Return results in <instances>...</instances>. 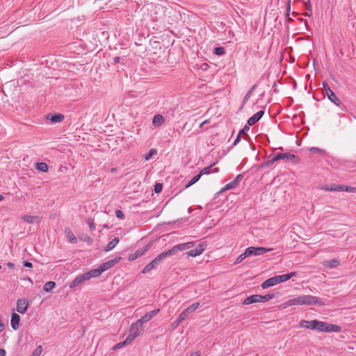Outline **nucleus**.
<instances>
[{"instance_id": "nucleus-1", "label": "nucleus", "mask_w": 356, "mask_h": 356, "mask_svg": "<svg viewBox=\"0 0 356 356\" xmlns=\"http://www.w3.org/2000/svg\"><path fill=\"white\" fill-rule=\"evenodd\" d=\"M296 275V272H292L289 274H285L282 275H278L275 277H270L266 281H264L261 286L262 289H267L270 286H275L279 283L286 282L289 280L290 278L294 277Z\"/></svg>"}, {"instance_id": "nucleus-2", "label": "nucleus", "mask_w": 356, "mask_h": 356, "mask_svg": "<svg viewBox=\"0 0 356 356\" xmlns=\"http://www.w3.org/2000/svg\"><path fill=\"white\" fill-rule=\"evenodd\" d=\"M341 330V327L337 325L315 320L313 330H316L321 332H339Z\"/></svg>"}, {"instance_id": "nucleus-3", "label": "nucleus", "mask_w": 356, "mask_h": 356, "mask_svg": "<svg viewBox=\"0 0 356 356\" xmlns=\"http://www.w3.org/2000/svg\"><path fill=\"white\" fill-rule=\"evenodd\" d=\"M170 254L168 251L160 253L156 258H154L150 263H149L142 270V273L146 274L153 269H155L160 263L164 260Z\"/></svg>"}, {"instance_id": "nucleus-4", "label": "nucleus", "mask_w": 356, "mask_h": 356, "mask_svg": "<svg viewBox=\"0 0 356 356\" xmlns=\"http://www.w3.org/2000/svg\"><path fill=\"white\" fill-rule=\"evenodd\" d=\"M128 332L129 334L127 337V339L131 343L136 338L143 334V326L136 321L130 325Z\"/></svg>"}, {"instance_id": "nucleus-5", "label": "nucleus", "mask_w": 356, "mask_h": 356, "mask_svg": "<svg viewBox=\"0 0 356 356\" xmlns=\"http://www.w3.org/2000/svg\"><path fill=\"white\" fill-rule=\"evenodd\" d=\"M300 305H323V302L322 301V300L316 296L310 295H301L300 296Z\"/></svg>"}, {"instance_id": "nucleus-6", "label": "nucleus", "mask_w": 356, "mask_h": 356, "mask_svg": "<svg viewBox=\"0 0 356 356\" xmlns=\"http://www.w3.org/2000/svg\"><path fill=\"white\" fill-rule=\"evenodd\" d=\"M296 158L295 155L291 154L290 153H279L275 157H273L271 160L267 161L264 165L266 166H270L275 161L282 159L286 161H292Z\"/></svg>"}, {"instance_id": "nucleus-7", "label": "nucleus", "mask_w": 356, "mask_h": 356, "mask_svg": "<svg viewBox=\"0 0 356 356\" xmlns=\"http://www.w3.org/2000/svg\"><path fill=\"white\" fill-rule=\"evenodd\" d=\"M195 245V242H188L184 243H180L177 245H175L171 249L168 250V252L170 254V256H172L175 254L178 251H182L188 250L191 248H193Z\"/></svg>"}, {"instance_id": "nucleus-8", "label": "nucleus", "mask_w": 356, "mask_h": 356, "mask_svg": "<svg viewBox=\"0 0 356 356\" xmlns=\"http://www.w3.org/2000/svg\"><path fill=\"white\" fill-rule=\"evenodd\" d=\"M121 259L120 257H116L114 259L109 260L103 264H102L99 268L95 269V271L99 272V276L104 271L110 269L113 266H115L116 264H118L120 260Z\"/></svg>"}, {"instance_id": "nucleus-9", "label": "nucleus", "mask_w": 356, "mask_h": 356, "mask_svg": "<svg viewBox=\"0 0 356 356\" xmlns=\"http://www.w3.org/2000/svg\"><path fill=\"white\" fill-rule=\"evenodd\" d=\"M246 254L248 256L254 255L259 256L264 253L270 252L272 250L270 248H265L261 247L254 248V247H249L246 250Z\"/></svg>"}, {"instance_id": "nucleus-10", "label": "nucleus", "mask_w": 356, "mask_h": 356, "mask_svg": "<svg viewBox=\"0 0 356 356\" xmlns=\"http://www.w3.org/2000/svg\"><path fill=\"white\" fill-rule=\"evenodd\" d=\"M200 306L199 302H195L185 309L180 314L179 317L184 321L188 315L193 313Z\"/></svg>"}, {"instance_id": "nucleus-11", "label": "nucleus", "mask_w": 356, "mask_h": 356, "mask_svg": "<svg viewBox=\"0 0 356 356\" xmlns=\"http://www.w3.org/2000/svg\"><path fill=\"white\" fill-rule=\"evenodd\" d=\"M159 312V309L152 310L149 312L146 313L143 316H142L140 319L136 321L143 326V325L145 323H147L150 321L154 316H156Z\"/></svg>"}, {"instance_id": "nucleus-12", "label": "nucleus", "mask_w": 356, "mask_h": 356, "mask_svg": "<svg viewBox=\"0 0 356 356\" xmlns=\"http://www.w3.org/2000/svg\"><path fill=\"white\" fill-rule=\"evenodd\" d=\"M243 176L241 175H238L236 178L231 182L227 184L220 191V193H223L226 191L231 190L234 188L238 186L239 182L241 181Z\"/></svg>"}, {"instance_id": "nucleus-13", "label": "nucleus", "mask_w": 356, "mask_h": 356, "mask_svg": "<svg viewBox=\"0 0 356 356\" xmlns=\"http://www.w3.org/2000/svg\"><path fill=\"white\" fill-rule=\"evenodd\" d=\"M300 305V297L293 298L279 305V309H284L291 306Z\"/></svg>"}, {"instance_id": "nucleus-14", "label": "nucleus", "mask_w": 356, "mask_h": 356, "mask_svg": "<svg viewBox=\"0 0 356 356\" xmlns=\"http://www.w3.org/2000/svg\"><path fill=\"white\" fill-rule=\"evenodd\" d=\"M29 307L28 300L25 298L19 299L17 301V307L16 310L17 312L20 314H25Z\"/></svg>"}, {"instance_id": "nucleus-15", "label": "nucleus", "mask_w": 356, "mask_h": 356, "mask_svg": "<svg viewBox=\"0 0 356 356\" xmlns=\"http://www.w3.org/2000/svg\"><path fill=\"white\" fill-rule=\"evenodd\" d=\"M22 219L29 224H39L41 222L42 218L38 216L24 215L22 216Z\"/></svg>"}, {"instance_id": "nucleus-16", "label": "nucleus", "mask_w": 356, "mask_h": 356, "mask_svg": "<svg viewBox=\"0 0 356 356\" xmlns=\"http://www.w3.org/2000/svg\"><path fill=\"white\" fill-rule=\"evenodd\" d=\"M205 245L204 243H200L195 248L194 250H191L186 252V254L188 257H195L202 253L204 250Z\"/></svg>"}, {"instance_id": "nucleus-17", "label": "nucleus", "mask_w": 356, "mask_h": 356, "mask_svg": "<svg viewBox=\"0 0 356 356\" xmlns=\"http://www.w3.org/2000/svg\"><path fill=\"white\" fill-rule=\"evenodd\" d=\"M20 316L17 313H13L10 319V325L14 330H17L19 327Z\"/></svg>"}, {"instance_id": "nucleus-18", "label": "nucleus", "mask_w": 356, "mask_h": 356, "mask_svg": "<svg viewBox=\"0 0 356 356\" xmlns=\"http://www.w3.org/2000/svg\"><path fill=\"white\" fill-rule=\"evenodd\" d=\"M262 302L261 295H252L248 297L243 302V305H250L252 303Z\"/></svg>"}, {"instance_id": "nucleus-19", "label": "nucleus", "mask_w": 356, "mask_h": 356, "mask_svg": "<svg viewBox=\"0 0 356 356\" xmlns=\"http://www.w3.org/2000/svg\"><path fill=\"white\" fill-rule=\"evenodd\" d=\"M326 95L330 102H333L337 106H339L340 101L337 97L334 92L330 88V87H327V88H326Z\"/></svg>"}, {"instance_id": "nucleus-20", "label": "nucleus", "mask_w": 356, "mask_h": 356, "mask_svg": "<svg viewBox=\"0 0 356 356\" xmlns=\"http://www.w3.org/2000/svg\"><path fill=\"white\" fill-rule=\"evenodd\" d=\"M83 279V282L88 281L92 277H99V272L95 271V269H92L87 273L79 275Z\"/></svg>"}, {"instance_id": "nucleus-21", "label": "nucleus", "mask_w": 356, "mask_h": 356, "mask_svg": "<svg viewBox=\"0 0 356 356\" xmlns=\"http://www.w3.org/2000/svg\"><path fill=\"white\" fill-rule=\"evenodd\" d=\"M323 265L329 269H332L338 267L340 265V261L337 259L326 260L323 262Z\"/></svg>"}, {"instance_id": "nucleus-22", "label": "nucleus", "mask_w": 356, "mask_h": 356, "mask_svg": "<svg viewBox=\"0 0 356 356\" xmlns=\"http://www.w3.org/2000/svg\"><path fill=\"white\" fill-rule=\"evenodd\" d=\"M264 111H260L259 112H257V113H255L253 116H252L251 118H250L248 120V124L249 126H252L253 124H254L257 122H258L261 118L264 115Z\"/></svg>"}, {"instance_id": "nucleus-23", "label": "nucleus", "mask_w": 356, "mask_h": 356, "mask_svg": "<svg viewBox=\"0 0 356 356\" xmlns=\"http://www.w3.org/2000/svg\"><path fill=\"white\" fill-rule=\"evenodd\" d=\"M149 246H145L143 250H136L134 254H130L129 256V261H134V259H137L138 257L142 256L145 254V252L148 250Z\"/></svg>"}, {"instance_id": "nucleus-24", "label": "nucleus", "mask_w": 356, "mask_h": 356, "mask_svg": "<svg viewBox=\"0 0 356 356\" xmlns=\"http://www.w3.org/2000/svg\"><path fill=\"white\" fill-rule=\"evenodd\" d=\"M164 118L161 115L157 114L153 118L152 124L156 127H161L164 124Z\"/></svg>"}, {"instance_id": "nucleus-25", "label": "nucleus", "mask_w": 356, "mask_h": 356, "mask_svg": "<svg viewBox=\"0 0 356 356\" xmlns=\"http://www.w3.org/2000/svg\"><path fill=\"white\" fill-rule=\"evenodd\" d=\"M314 322H315V320H312V321L302 320L300 322L299 324L301 327H304V328H307V329L313 330L314 327Z\"/></svg>"}, {"instance_id": "nucleus-26", "label": "nucleus", "mask_w": 356, "mask_h": 356, "mask_svg": "<svg viewBox=\"0 0 356 356\" xmlns=\"http://www.w3.org/2000/svg\"><path fill=\"white\" fill-rule=\"evenodd\" d=\"M47 118L53 123H58L63 120L64 116L62 114L58 113L51 116H48Z\"/></svg>"}, {"instance_id": "nucleus-27", "label": "nucleus", "mask_w": 356, "mask_h": 356, "mask_svg": "<svg viewBox=\"0 0 356 356\" xmlns=\"http://www.w3.org/2000/svg\"><path fill=\"white\" fill-rule=\"evenodd\" d=\"M119 243V238H113L111 241H110L108 245L105 247L104 248V251L105 252H108L111 250H113L115 246L116 245Z\"/></svg>"}, {"instance_id": "nucleus-28", "label": "nucleus", "mask_w": 356, "mask_h": 356, "mask_svg": "<svg viewBox=\"0 0 356 356\" xmlns=\"http://www.w3.org/2000/svg\"><path fill=\"white\" fill-rule=\"evenodd\" d=\"M67 238L72 243H76V238L73 232L70 229H66L65 231Z\"/></svg>"}, {"instance_id": "nucleus-29", "label": "nucleus", "mask_w": 356, "mask_h": 356, "mask_svg": "<svg viewBox=\"0 0 356 356\" xmlns=\"http://www.w3.org/2000/svg\"><path fill=\"white\" fill-rule=\"evenodd\" d=\"M35 168L39 171L47 172L49 170V166L46 163L40 162L35 164Z\"/></svg>"}, {"instance_id": "nucleus-30", "label": "nucleus", "mask_w": 356, "mask_h": 356, "mask_svg": "<svg viewBox=\"0 0 356 356\" xmlns=\"http://www.w3.org/2000/svg\"><path fill=\"white\" fill-rule=\"evenodd\" d=\"M83 282V279L80 275L76 277V278L70 284V287L73 289L81 285Z\"/></svg>"}, {"instance_id": "nucleus-31", "label": "nucleus", "mask_w": 356, "mask_h": 356, "mask_svg": "<svg viewBox=\"0 0 356 356\" xmlns=\"http://www.w3.org/2000/svg\"><path fill=\"white\" fill-rule=\"evenodd\" d=\"M55 286H56V283L54 282L49 281L44 285L43 290L45 292H50L55 288Z\"/></svg>"}, {"instance_id": "nucleus-32", "label": "nucleus", "mask_w": 356, "mask_h": 356, "mask_svg": "<svg viewBox=\"0 0 356 356\" xmlns=\"http://www.w3.org/2000/svg\"><path fill=\"white\" fill-rule=\"evenodd\" d=\"M339 191L356 193V188L352 186H347L344 185H339Z\"/></svg>"}, {"instance_id": "nucleus-33", "label": "nucleus", "mask_w": 356, "mask_h": 356, "mask_svg": "<svg viewBox=\"0 0 356 356\" xmlns=\"http://www.w3.org/2000/svg\"><path fill=\"white\" fill-rule=\"evenodd\" d=\"M130 343H131L126 338V339L124 341L120 342V343L115 344L113 347V350H118V349L121 348L122 347H123L124 346L129 345Z\"/></svg>"}, {"instance_id": "nucleus-34", "label": "nucleus", "mask_w": 356, "mask_h": 356, "mask_svg": "<svg viewBox=\"0 0 356 356\" xmlns=\"http://www.w3.org/2000/svg\"><path fill=\"white\" fill-rule=\"evenodd\" d=\"M157 154V151L155 149H151L149 152L145 154L144 159L145 161H149L151 159L154 155Z\"/></svg>"}, {"instance_id": "nucleus-35", "label": "nucleus", "mask_w": 356, "mask_h": 356, "mask_svg": "<svg viewBox=\"0 0 356 356\" xmlns=\"http://www.w3.org/2000/svg\"><path fill=\"white\" fill-rule=\"evenodd\" d=\"M200 179V175L198 174L194 176L191 180L188 182V184L186 186V188H188L196 183Z\"/></svg>"}, {"instance_id": "nucleus-36", "label": "nucleus", "mask_w": 356, "mask_h": 356, "mask_svg": "<svg viewBox=\"0 0 356 356\" xmlns=\"http://www.w3.org/2000/svg\"><path fill=\"white\" fill-rule=\"evenodd\" d=\"M182 321H184L179 316L177 320H175L173 323H171L170 327L172 328V330H175Z\"/></svg>"}, {"instance_id": "nucleus-37", "label": "nucleus", "mask_w": 356, "mask_h": 356, "mask_svg": "<svg viewBox=\"0 0 356 356\" xmlns=\"http://www.w3.org/2000/svg\"><path fill=\"white\" fill-rule=\"evenodd\" d=\"M214 165H215V163H213V164H212V165H211L210 166L207 167V168H204V169H202V170L200 172V173H199V175H200V177H201V176H202V175H208V174H209V172H210V169H211V168Z\"/></svg>"}, {"instance_id": "nucleus-38", "label": "nucleus", "mask_w": 356, "mask_h": 356, "mask_svg": "<svg viewBox=\"0 0 356 356\" xmlns=\"http://www.w3.org/2000/svg\"><path fill=\"white\" fill-rule=\"evenodd\" d=\"M247 257H248V254H246V250L245 251L244 253L240 254L236 259L234 264H239L241 263L243 259H245Z\"/></svg>"}, {"instance_id": "nucleus-39", "label": "nucleus", "mask_w": 356, "mask_h": 356, "mask_svg": "<svg viewBox=\"0 0 356 356\" xmlns=\"http://www.w3.org/2000/svg\"><path fill=\"white\" fill-rule=\"evenodd\" d=\"M42 352V348L41 346H39L34 350L31 356H40Z\"/></svg>"}, {"instance_id": "nucleus-40", "label": "nucleus", "mask_w": 356, "mask_h": 356, "mask_svg": "<svg viewBox=\"0 0 356 356\" xmlns=\"http://www.w3.org/2000/svg\"><path fill=\"white\" fill-rule=\"evenodd\" d=\"M273 297V294H266L265 296H261V301L262 302H265L269 300H271Z\"/></svg>"}, {"instance_id": "nucleus-41", "label": "nucleus", "mask_w": 356, "mask_h": 356, "mask_svg": "<svg viewBox=\"0 0 356 356\" xmlns=\"http://www.w3.org/2000/svg\"><path fill=\"white\" fill-rule=\"evenodd\" d=\"M214 53L216 55L221 56V55H223L225 54V50H224V49L222 47H216L214 49Z\"/></svg>"}, {"instance_id": "nucleus-42", "label": "nucleus", "mask_w": 356, "mask_h": 356, "mask_svg": "<svg viewBox=\"0 0 356 356\" xmlns=\"http://www.w3.org/2000/svg\"><path fill=\"white\" fill-rule=\"evenodd\" d=\"M309 151L311 153H319V154H324V151L318 148V147H311L309 149Z\"/></svg>"}, {"instance_id": "nucleus-43", "label": "nucleus", "mask_w": 356, "mask_h": 356, "mask_svg": "<svg viewBox=\"0 0 356 356\" xmlns=\"http://www.w3.org/2000/svg\"><path fill=\"white\" fill-rule=\"evenodd\" d=\"M162 188H163V186L160 183H158V184H155V186H154V191L156 193H160L162 191Z\"/></svg>"}, {"instance_id": "nucleus-44", "label": "nucleus", "mask_w": 356, "mask_h": 356, "mask_svg": "<svg viewBox=\"0 0 356 356\" xmlns=\"http://www.w3.org/2000/svg\"><path fill=\"white\" fill-rule=\"evenodd\" d=\"M115 216L117 218H118L120 219H123L124 218V213L122 211L118 210V209L115 211Z\"/></svg>"}, {"instance_id": "nucleus-45", "label": "nucleus", "mask_w": 356, "mask_h": 356, "mask_svg": "<svg viewBox=\"0 0 356 356\" xmlns=\"http://www.w3.org/2000/svg\"><path fill=\"white\" fill-rule=\"evenodd\" d=\"M325 189L326 191H339V185L338 186H331L330 188L326 187V188H325Z\"/></svg>"}, {"instance_id": "nucleus-46", "label": "nucleus", "mask_w": 356, "mask_h": 356, "mask_svg": "<svg viewBox=\"0 0 356 356\" xmlns=\"http://www.w3.org/2000/svg\"><path fill=\"white\" fill-rule=\"evenodd\" d=\"M23 265L27 268H31L33 266L32 264L29 261H24Z\"/></svg>"}, {"instance_id": "nucleus-47", "label": "nucleus", "mask_w": 356, "mask_h": 356, "mask_svg": "<svg viewBox=\"0 0 356 356\" xmlns=\"http://www.w3.org/2000/svg\"><path fill=\"white\" fill-rule=\"evenodd\" d=\"M89 227H90V229L93 231L95 229V223L93 222H89Z\"/></svg>"}, {"instance_id": "nucleus-48", "label": "nucleus", "mask_w": 356, "mask_h": 356, "mask_svg": "<svg viewBox=\"0 0 356 356\" xmlns=\"http://www.w3.org/2000/svg\"><path fill=\"white\" fill-rule=\"evenodd\" d=\"M189 356H200V352L195 351V352L191 353Z\"/></svg>"}, {"instance_id": "nucleus-49", "label": "nucleus", "mask_w": 356, "mask_h": 356, "mask_svg": "<svg viewBox=\"0 0 356 356\" xmlns=\"http://www.w3.org/2000/svg\"><path fill=\"white\" fill-rule=\"evenodd\" d=\"M240 138H241V134H238L237 138H236V140L234 142V145H236L240 141Z\"/></svg>"}, {"instance_id": "nucleus-50", "label": "nucleus", "mask_w": 356, "mask_h": 356, "mask_svg": "<svg viewBox=\"0 0 356 356\" xmlns=\"http://www.w3.org/2000/svg\"><path fill=\"white\" fill-rule=\"evenodd\" d=\"M209 65L207 64V63H203L202 65H201V69L203 70H207V68H208Z\"/></svg>"}, {"instance_id": "nucleus-51", "label": "nucleus", "mask_w": 356, "mask_h": 356, "mask_svg": "<svg viewBox=\"0 0 356 356\" xmlns=\"http://www.w3.org/2000/svg\"><path fill=\"white\" fill-rule=\"evenodd\" d=\"M249 130V127L248 126H245L244 128L240 131L239 134H241L243 133H244L245 131H248Z\"/></svg>"}, {"instance_id": "nucleus-52", "label": "nucleus", "mask_w": 356, "mask_h": 356, "mask_svg": "<svg viewBox=\"0 0 356 356\" xmlns=\"http://www.w3.org/2000/svg\"><path fill=\"white\" fill-rule=\"evenodd\" d=\"M6 350L4 349H0V356H6Z\"/></svg>"}, {"instance_id": "nucleus-53", "label": "nucleus", "mask_w": 356, "mask_h": 356, "mask_svg": "<svg viewBox=\"0 0 356 356\" xmlns=\"http://www.w3.org/2000/svg\"><path fill=\"white\" fill-rule=\"evenodd\" d=\"M7 266L10 268H15V264L13 263H11V262H8L7 264Z\"/></svg>"}, {"instance_id": "nucleus-54", "label": "nucleus", "mask_w": 356, "mask_h": 356, "mask_svg": "<svg viewBox=\"0 0 356 356\" xmlns=\"http://www.w3.org/2000/svg\"><path fill=\"white\" fill-rule=\"evenodd\" d=\"M256 87V86H254L250 90L249 92L247 93V96H250L253 90L254 89V88Z\"/></svg>"}, {"instance_id": "nucleus-55", "label": "nucleus", "mask_w": 356, "mask_h": 356, "mask_svg": "<svg viewBox=\"0 0 356 356\" xmlns=\"http://www.w3.org/2000/svg\"><path fill=\"white\" fill-rule=\"evenodd\" d=\"M290 11V1L287 3V15H289V13Z\"/></svg>"}, {"instance_id": "nucleus-56", "label": "nucleus", "mask_w": 356, "mask_h": 356, "mask_svg": "<svg viewBox=\"0 0 356 356\" xmlns=\"http://www.w3.org/2000/svg\"><path fill=\"white\" fill-rule=\"evenodd\" d=\"M85 240H86V241H88V242H90V243H91V242H92V238H90V237H88V236H87V237L86 238V239H85Z\"/></svg>"}, {"instance_id": "nucleus-57", "label": "nucleus", "mask_w": 356, "mask_h": 356, "mask_svg": "<svg viewBox=\"0 0 356 356\" xmlns=\"http://www.w3.org/2000/svg\"><path fill=\"white\" fill-rule=\"evenodd\" d=\"M323 86L325 90H326V88H327V87H329L328 85L325 82L323 83Z\"/></svg>"}, {"instance_id": "nucleus-58", "label": "nucleus", "mask_w": 356, "mask_h": 356, "mask_svg": "<svg viewBox=\"0 0 356 356\" xmlns=\"http://www.w3.org/2000/svg\"><path fill=\"white\" fill-rule=\"evenodd\" d=\"M249 97H250V96H247V94H246L244 97V99H243V103H245L248 99Z\"/></svg>"}, {"instance_id": "nucleus-59", "label": "nucleus", "mask_w": 356, "mask_h": 356, "mask_svg": "<svg viewBox=\"0 0 356 356\" xmlns=\"http://www.w3.org/2000/svg\"><path fill=\"white\" fill-rule=\"evenodd\" d=\"M206 123H207V120H205L204 122H203L202 123L200 124V127H202L204 126V124H205Z\"/></svg>"}, {"instance_id": "nucleus-60", "label": "nucleus", "mask_w": 356, "mask_h": 356, "mask_svg": "<svg viewBox=\"0 0 356 356\" xmlns=\"http://www.w3.org/2000/svg\"><path fill=\"white\" fill-rule=\"evenodd\" d=\"M114 60H115V63H118V62H119V60H120V58H119V57H115V58H114Z\"/></svg>"}, {"instance_id": "nucleus-61", "label": "nucleus", "mask_w": 356, "mask_h": 356, "mask_svg": "<svg viewBox=\"0 0 356 356\" xmlns=\"http://www.w3.org/2000/svg\"><path fill=\"white\" fill-rule=\"evenodd\" d=\"M4 199L3 196L0 194V201H2Z\"/></svg>"}, {"instance_id": "nucleus-62", "label": "nucleus", "mask_w": 356, "mask_h": 356, "mask_svg": "<svg viewBox=\"0 0 356 356\" xmlns=\"http://www.w3.org/2000/svg\"><path fill=\"white\" fill-rule=\"evenodd\" d=\"M213 172H218V168H215V169L213 170Z\"/></svg>"}]
</instances>
